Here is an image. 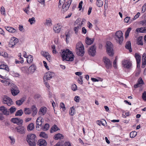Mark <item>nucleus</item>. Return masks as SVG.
Wrapping results in <instances>:
<instances>
[{
    "label": "nucleus",
    "mask_w": 146,
    "mask_h": 146,
    "mask_svg": "<svg viewBox=\"0 0 146 146\" xmlns=\"http://www.w3.org/2000/svg\"><path fill=\"white\" fill-rule=\"evenodd\" d=\"M61 55L63 60L72 61L74 60V55L68 49L64 50Z\"/></svg>",
    "instance_id": "1"
},
{
    "label": "nucleus",
    "mask_w": 146,
    "mask_h": 146,
    "mask_svg": "<svg viewBox=\"0 0 146 146\" xmlns=\"http://www.w3.org/2000/svg\"><path fill=\"white\" fill-rule=\"evenodd\" d=\"M36 135L30 133L27 136L26 140L28 144L30 146H35L37 140Z\"/></svg>",
    "instance_id": "2"
},
{
    "label": "nucleus",
    "mask_w": 146,
    "mask_h": 146,
    "mask_svg": "<svg viewBox=\"0 0 146 146\" xmlns=\"http://www.w3.org/2000/svg\"><path fill=\"white\" fill-rule=\"evenodd\" d=\"M76 52L77 54L82 56L84 54V48L83 44L80 42L77 43L76 46Z\"/></svg>",
    "instance_id": "3"
},
{
    "label": "nucleus",
    "mask_w": 146,
    "mask_h": 146,
    "mask_svg": "<svg viewBox=\"0 0 146 146\" xmlns=\"http://www.w3.org/2000/svg\"><path fill=\"white\" fill-rule=\"evenodd\" d=\"M122 32L121 31H118L115 33L114 38L117 42H118L120 44L123 42V40Z\"/></svg>",
    "instance_id": "4"
},
{
    "label": "nucleus",
    "mask_w": 146,
    "mask_h": 146,
    "mask_svg": "<svg viewBox=\"0 0 146 146\" xmlns=\"http://www.w3.org/2000/svg\"><path fill=\"white\" fill-rule=\"evenodd\" d=\"M107 51L108 54L110 56L113 55V45L111 42L107 41L106 43Z\"/></svg>",
    "instance_id": "5"
},
{
    "label": "nucleus",
    "mask_w": 146,
    "mask_h": 146,
    "mask_svg": "<svg viewBox=\"0 0 146 146\" xmlns=\"http://www.w3.org/2000/svg\"><path fill=\"white\" fill-rule=\"evenodd\" d=\"M3 102L4 104H7L8 106H10L13 104L12 99L6 96H4Z\"/></svg>",
    "instance_id": "6"
},
{
    "label": "nucleus",
    "mask_w": 146,
    "mask_h": 146,
    "mask_svg": "<svg viewBox=\"0 0 146 146\" xmlns=\"http://www.w3.org/2000/svg\"><path fill=\"white\" fill-rule=\"evenodd\" d=\"M104 62L105 66L107 69H110L112 67V63L109 59L104 57Z\"/></svg>",
    "instance_id": "7"
},
{
    "label": "nucleus",
    "mask_w": 146,
    "mask_h": 146,
    "mask_svg": "<svg viewBox=\"0 0 146 146\" xmlns=\"http://www.w3.org/2000/svg\"><path fill=\"white\" fill-rule=\"evenodd\" d=\"M122 64L123 66L127 69L130 68L132 66V63L131 62L128 60H123Z\"/></svg>",
    "instance_id": "8"
},
{
    "label": "nucleus",
    "mask_w": 146,
    "mask_h": 146,
    "mask_svg": "<svg viewBox=\"0 0 146 146\" xmlns=\"http://www.w3.org/2000/svg\"><path fill=\"white\" fill-rule=\"evenodd\" d=\"M71 3V1L69 0L66 2V3H63L62 11L64 12L66 11L68 9Z\"/></svg>",
    "instance_id": "9"
},
{
    "label": "nucleus",
    "mask_w": 146,
    "mask_h": 146,
    "mask_svg": "<svg viewBox=\"0 0 146 146\" xmlns=\"http://www.w3.org/2000/svg\"><path fill=\"white\" fill-rule=\"evenodd\" d=\"M18 42V39L15 37L11 38L10 40L9 43V46L13 47Z\"/></svg>",
    "instance_id": "10"
},
{
    "label": "nucleus",
    "mask_w": 146,
    "mask_h": 146,
    "mask_svg": "<svg viewBox=\"0 0 146 146\" xmlns=\"http://www.w3.org/2000/svg\"><path fill=\"white\" fill-rule=\"evenodd\" d=\"M42 118L41 117H39L36 119V129L38 131L40 129V126L41 127V125L42 123Z\"/></svg>",
    "instance_id": "11"
},
{
    "label": "nucleus",
    "mask_w": 146,
    "mask_h": 146,
    "mask_svg": "<svg viewBox=\"0 0 146 146\" xmlns=\"http://www.w3.org/2000/svg\"><path fill=\"white\" fill-rule=\"evenodd\" d=\"M96 47L95 45L92 46L88 50L89 54L92 56H94L96 52Z\"/></svg>",
    "instance_id": "12"
},
{
    "label": "nucleus",
    "mask_w": 146,
    "mask_h": 146,
    "mask_svg": "<svg viewBox=\"0 0 146 146\" xmlns=\"http://www.w3.org/2000/svg\"><path fill=\"white\" fill-rule=\"evenodd\" d=\"M36 69V65L34 64L32 65L28 68V71L29 74H33Z\"/></svg>",
    "instance_id": "13"
},
{
    "label": "nucleus",
    "mask_w": 146,
    "mask_h": 146,
    "mask_svg": "<svg viewBox=\"0 0 146 146\" xmlns=\"http://www.w3.org/2000/svg\"><path fill=\"white\" fill-rule=\"evenodd\" d=\"M0 111L5 115H9V111L4 106H2L0 107Z\"/></svg>",
    "instance_id": "14"
},
{
    "label": "nucleus",
    "mask_w": 146,
    "mask_h": 146,
    "mask_svg": "<svg viewBox=\"0 0 146 146\" xmlns=\"http://www.w3.org/2000/svg\"><path fill=\"white\" fill-rule=\"evenodd\" d=\"M54 75L53 72H48L46 73L45 75L46 79L47 80H50L52 78Z\"/></svg>",
    "instance_id": "15"
},
{
    "label": "nucleus",
    "mask_w": 146,
    "mask_h": 146,
    "mask_svg": "<svg viewBox=\"0 0 146 146\" xmlns=\"http://www.w3.org/2000/svg\"><path fill=\"white\" fill-rule=\"evenodd\" d=\"M61 26L58 24L54 25L53 27V29L55 33H59L60 31Z\"/></svg>",
    "instance_id": "16"
},
{
    "label": "nucleus",
    "mask_w": 146,
    "mask_h": 146,
    "mask_svg": "<svg viewBox=\"0 0 146 146\" xmlns=\"http://www.w3.org/2000/svg\"><path fill=\"white\" fill-rule=\"evenodd\" d=\"M46 108L45 107H42L39 111V114L41 115H44L46 112Z\"/></svg>",
    "instance_id": "17"
},
{
    "label": "nucleus",
    "mask_w": 146,
    "mask_h": 146,
    "mask_svg": "<svg viewBox=\"0 0 146 146\" xmlns=\"http://www.w3.org/2000/svg\"><path fill=\"white\" fill-rule=\"evenodd\" d=\"M38 143V144L40 146H46L47 145L46 141L43 139H39Z\"/></svg>",
    "instance_id": "18"
},
{
    "label": "nucleus",
    "mask_w": 146,
    "mask_h": 146,
    "mask_svg": "<svg viewBox=\"0 0 146 146\" xmlns=\"http://www.w3.org/2000/svg\"><path fill=\"white\" fill-rule=\"evenodd\" d=\"M59 130V128L56 125H54L51 128L50 133H52Z\"/></svg>",
    "instance_id": "19"
},
{
    "label": "nucleus",
    "mask_w": 146,
    "mask_h": 146,
    "mask_svg": "<svg viewBox=\"0 0 146 146\" xmlns=\"http://www.w3.org/2000/svg\"><path fill=\"white\" fill-rule=\"evenodd\" d=\"M135 58L137 64V67H138L139 64V65L140 62L141 56L138 54L136 53L135 54Z\"/></svg>",
    "instance_id": "20"
},
{
    "label": "nucleus",
    "mask_w": 146,
    "mask_h": 146,
    "mask_svg": "<svg viewBox=\"0 0 146 146\" xmlns=\"http://www.w3.org/2000/svg\"><path fill=\"white\" fill-rule=\"evenodd\" d=\"M63 136L60 133H58L56 134L54 137V139L56 140H57L58 139H61L63 138Z\"/></svg>",
    "instance_id": "21"
},
{
    "label": "nucleus",
    "mask_w": 146,
    "mask_h": 146,
    "mask_svg": "<svg viewBox=\"0 0 146 146\" xmlns=\"http://www.w3.org/2000/svg\"><path fill=\"white\" fill-rule=\"evenodd\" d=\"M94 41V38H89L88 37L86 38V43L88 45H90L92 44Z\"/></svg>",
    "instance_id": "22"
},
{
    "label": "nucleus",
    "mask_w": 146,
    "mask_h": 146,
    "mask_svg": "<svg viewBox=\"0 0 146 146\" xmlns=\"http://www.w3.org/2000/svg\"><path fill=\"white\" fill-rule=\"evenodd\" d=\"M5 28L7 31L10 33H14L16 31L15 29L11 27H5Z\"/></svg>",
    "instance_id": "23"
},
{
    "label": "nucleus",
    "mask_w": 146,
    "mask_h": 146,
    "mask_svg": "<svg viewBox=\"0 0 146 146\" xmlns=\"http://www.w3.org/2000/svg\"><path fill=\"white\" fill-rule=\"evenodd\" d=\"M125 48H126L128 49L130 52H132L131 43L130 41H128L127 42L125 45Z\"/></svg>",
    "instance_id": "24"
},
{
    "label": "nucleus",
    "mask_w": 146,
    "mask_h": 146,
    "mask_svg": "<svg viewBox=\"0 0 146 146\" xmlns=\"http://www.w3.org/2000/svg\"><path fill=\"white\" fill-rule=\"evenodd\" d=\"M25 128L23 126L20 127L19 126V133L21 134H25Z\"/></svg>",
    "instance_id": "25"
},
{
    "label": "nucleus",
    "mask_w": 146,
    "mask_h": 146,
    "mask_svg": "<svg viewBox=\"0 0 146 146\" xmlns=\"http://www.w3.org/2000/svg\"><path fill=\"white\" fill-rule=\"evenodd\" d=\"M44 24L46 26H51L52 25L51 20L50 19H47Z\"/></svg>",
    "instance_id": "26"
},
{
    "label": "nucleus",
    "mask_w": 146,
    "mask_h": 146,
    "mask_svg": "<svg viewBox=\"0 0 146 146\" xmlns=\"http://www.w3.org/2000/svg\"><path fill=\"white\" fill-rule=\"evenodd\" d=\"M21 71L23 73L29 74V72L28 71V68L27 66H25L21 68Z\"/></svg>",
    "instance_id": "27"
},
{
    "label": "nucleus",
    "mask_w": 146,
    "mask_h": 146,
    "mask_svg": "<svg viewBox=\"0 0 146 146\" xmlns=\"http://www.w3.org/2000/svg\"><path fill=\"white\" fill-rule=\"evenodd\" d=\"M27 63L30 64L32 62L33 60V57L32 55H29L28 56L27 58Z\"/></svg>",
    "instance_id": "28"
},
{
    "label": "nucleus",
    "mask_w": 146,
    "mask_h": 146,
    "mask_svg": "<svg viewBox=\"0 0 146 146\" xmlns=\"http://www.w3.org/2000/svg\"><path fill=\"white\" fill-rule=\"evenodd\" d=\"M11 91L12 94L14 96H16L18 94V92L17 90L12 88L11 89Z\"/></svg>",
    "instance_id": "29"
},
{
    "label": "nucleus",
    "mask_w": 146,
    "mask_h": 146,
    "mask_svg": "<svg viewBox=\"0 0 146 146\" xmlns=\"http://www.w3.org/2000/svg\"><path fill=\"white\" fill-rule=\"evenodd\" d=\"M34 128V124L33 123H30L27 127V129L28 131H31Z\"/></svg>",
    "instance_id": "30"
},
{
    "label": "nucleus",
    "mask_w": 146,
    "mask_h": 146,
    "mask_svg": "<svg viewBox=\"0 0 146 146\" xmlns=\"http://www.w3.org/2000/svg\"><path fill=\"white\" fill-rule=\"evenodd\" d=\"M142 37H139L137 39V44L138 45H143V42L142 41Z\"/></svg>",
    "instance_id": "31"
},
{
    "label": "nucleus",
    "mask_w": 146,
    "mask_h": 146,
    "mask_svg": "<svg viewBox=\"0 0 146 146\" xmlns=\"http://www.w3.org/2000/svg\"><path fill=\"white\" fill-rule=\"evenodd\" d=\"M0 69L5 70L8 72L9 71L8 66L7 65L4 64H2L0 65Z\"/></svg>",
    "instance_id": "32"
},
{
    "label": "nucleus",
    "mask_w": 146,
    "mask_h": 146,
    "mask_svg": "<svg viewBox=\"0 0 146 146\" xmlns=\"http://www.w3.org/2000/svg\"><path fill=\"white\" fill-rule=\"evenodd\" d=\"M40 136L45 139H46L48 138L47 134L44 132H40Z\"/></svg>",
    "instance_id": "33"
},
{
    "label": "nucleus",
    "mask_w": 146,
    "mask_h": 146,
    "mask_svg": "<svg viewBox=\"0 0 146 146\" xmlns=\"http://www.w3.org/2000/svg\"><path fill=\"white\" fill-rule=\"evenodd\" d=\"M32 110L29 108H25L24 109V112L26 114H30L31 113Z\"/></svg>",
    "instance_id": "34"
},
{
    "label": "nucleus",
    "mask_w": 146,
    "mask_h": 146,
    "mask_svg": "<svg viewBox=\"0 0 146 146\" xmlns=\"http://www.w3.org/2000/svg\"><path fill=\"white\" fill-rule=\"evenodd\" d=\"M11 121L14 123H16L17 125H18V118H13L11 119Z\"/></svg>",
    "instance_id": "35"
},
{
    "label": "nucleus",
    "mask_w": 146,
    "mask_h": 146,
    "mask_svg": "<svg viewBox=\"0 0 146 146\" xmlns=\"http://www.w3.org/2000/svg\"><path fill=\"white\" fill-rule=\"evenodd\" d=\"M96 5L98 7H102L103 5V2L102 1H97L96 2Z\"/></svg>",
    "instance_id": "36"
},
{
    "label": "nucleus",
    "mask_w": 146,
    "mask_h": 146,
    "mask_svg": "<svg viewBox=\"0 0 146 146\" xmlns=\"http://www.w3.org/2000/svg\"><path fill=\"white\" fill-rule=\"evenodd\" d=\"M137 134V133L135 131H133L130 133V136L131 138H133L135 137Z\"/></svg>",
    "instance_id": "37"
},
{
    "label": "nucleus",
    "mask_w": 146,
    "mask_h": 146,
    "mask_svg": "<svg viewBox=\"0 0 146 146\" xmlns=\"http://www.w3.org/2000/svg\"><path fill=\"white\" fill-rule=\"evenodd\" d=\"M8 137L11 140L10 143L11 145H13L14 144L15 142V138L12 136H9Z\"/></svg>",
    "instance_id": "38"
},
{
    "label": "nucleus",
    "mask_w": 146,
    "mask_h": 146,
    "mask_svg": "<svg viewBox=\"0 0 146 146\" xmlns=\"http://www.w3.org/2000/svg\"><path fill=\"white\" fill-rule=\"evenodd\" d=\"M131 28H128L125 33V38H127V37L129 36V33L131 30Z\"/></svg>",
    "instance_id": "39"
},
{
    "label": "nucleus",
    "mask_w": 146,
    "mask_h": 146,
    "mask_svg": "<svg viewBox=\"0 0 146 146\" xmlns=\"http://www.w3.org/2000/svg\"><path fill=\"white\" fill-rule=\"evenodd\" d=\"M26 98L23 97L19 100V106H20L23 104V102L25 101Z\"/></svg>",
    "instance_id": "40"
},
{
    "label": "nucleus",
    "mask_w": 146,
    "mask_h": 146,
    "mask_svg": "<svg viewBox=\"0 0 146 146\" xmlns=\"http://www.w3.org/2000/svg\"><path fill=\"white\" fill-rule=\"evenodd\" d=\"M28 21L30 22L31 25L35 23L36 21L35 18L34 17H33L29 19Z\"/></svg>",
    "instance_id": "41"
},
{
    "label": "nucleus",
    "mask_w": 146,
    "mask_h": 146,
    "mask_svg": "<svg viewBox=\"0 0 146 146\" xmlns=\"http://www.w3.org/2000/svg\"><path fill=\"white\" fill-rule=\"evenodd\" d=\"M16 110V108L14 107H11L9 109L10 112L11 114H12L15 112Z\"/></svg>",
    "instance_id": "42"
},
{
    "label": "nucleus",
    "mask_w": 146,
    "mask_h": 146,
    "mask_svg": "<svg viewBox=\"0 0 146 146\" xmlns=\"http://www.w3.org/2000/svg\"><path fill=\"white\" fill-rule=\"evenodd\" d=\"M0 11L1 14L3 15L5 14V9L3 6H1V7Z\"/></svg>",
    "instance_id": "43"
},
{
    "label": "nucleus",
    "mask_w": 146,
    "mask_h": 146,
    "mask_svg": "<svg viewBox=\"0 0 146 146\" xmlns=\"http://www.w3.org/2000/svg\"><path fill=\"white\" fill-rule=\"evenodd\" d=\"M74 109L73 107L71 108L70 109L69 111V114L70 115H73L74 114Z\"/></svg>",
    "instance_id": "44"
},
{
    "label": "nucleus",
    "mask_w": 146,
    "mask_h": 146,
    "mask_svg": "<svg viewBox=\"0 0 146 146\" xmlns=\"http://www.w3.org/2000/svg\"><path fill=\"white\" fill-rule=\"evenodd\" d=\"M60 108H62L63 111H64L66 110L65 107L63 103H61L60 104Z\"/></svg>",
    "instance_id": "45"
},
{
    "label": "nucleus",
    "mask_w": 146,
    "mask_h": 146,
    "mask_svg": "<svg viewBox=\"0 0 146 146\" xmlns=\"http://www.w3.org/2000/svg\"><path fill=\"white\" fill-rule=\"evenodd\" d=\"M49 127V125L48 124H45L43 127L44 130H47L48 129Z\"/></svg>",
    "instance_id": "46"
},
{
    "label": "nucleus",
    "mask_w": 146,
    "mask_h": 146,
    "mask_svg": "<svg viewBox=\"0 0 146 146\" xmlns=\"http://www.w3.org/2000/svg\"><path fill=\"white\" fill-rule=\"evenodd\" d=\"M140 24L144 27H146V20L141 21Z\"/></svg>",
    "instance_id": "47"
},
{
    "label": "nucleus",
    "mask_w": 146,
    "mask_h": 146,
    "mask_svg": "<svg viewBox=\"0 0 146 146\" xmlns=\"http://www.w3.org/2000/svg\"><path fill=\"white\" fill-rule=\"evenodd\" d=\"M63 142L60 141L58 142L54 146H62L63 145Z\"/></svg>",
    "instance_id": "48"
},
{
    "label": "nucleus",
    "mask_w": 146,
    "mask_h": 146,
    "mask_svg": "<svg viewBox=\"0 0 146 146\" xmlns=\"http://www.w3.org/2000/svg\"><path fill=\"white\" fill-rule=\"evenodd\" d=\"M138 83L142 86V85L143 84V82L141 78H140L139 79L138 81Z\"/></svg>",
    "instance_id": "49"
},
{
    "label": "nucleus",
    "mask_w": 146,
    "mask_h": 146,
    "mask_svg": "<svg viewBox=\"0 0 146 146\" xmlns=\"http://www.w3.org/2000/svg\"><path fill=\"white\" fill-rule=\"evenodd\" d=\"M146 9V3H145L143 6L142 8L141 12L142 13H144Z\"/></svg>",
    "instance_id": "50"
},
{
    "label": "nucleus",
    "mask_w": 146,
    "mask_h": 146,
    "mask_svg": "<svg viewBox=\"0 0 146 146\" xmlns=\"http://www.w3.org/2000/svg\"><path fill=\"white\" fill-rule=\"evenodd\" d=\"M80 27V26H78L74 27V31L75 33L76 34L78 32L79 29Z\"/></svg>",
    "instance_id": "51"
},
{
    "label": "nucleus",
    "mask_w": 146,
    "mask_h": 146,
    "mask_svg": "<svg viewBox=\"0 0 146 146\" xmlns=\"http://www.w3.org/2000/svg\"><path fill=\"white\" fill-rule=\"evenodd\" d=\"M142 97L143 99L146 101V91H145L142 94Z\"/></svg>",
    "instance_id": "52"
},
{
    "label": "nucleus",
    "mask_w": 146,
    "mask_h": 146,
    "mask_svg": "<svg viewBox=\"0 0 146 146\" xmlns=\"http://www.w3.org/2000/svg\"><path fill=\"white\" fill-rule=\"evenodd\" d=\"M41 54L43 56L46 57V56H47L48 54H49V53L48 52H46L42 51L41 52Z\"/></svg>",
    "instance_id": "53"
},
{
    "label": "nucleus",
    "mask_w": 146,
    "mask_h": 146,
    "mask_svg": "<svg viewBox=\"0 0 146 146\" xmlns=\"http://www.w3.org/2000/svg\"><path fill=\"white\" fill-rule=\"evenodd\" d=\"M19 30L22 32H23L25 31V30L23 28V27L22 25H19Z\"/></svg>",
    "instance_id": "54"
},
{
    "label": "nucleus",
    "mask_w": 146,
    "mask_h": 146,
    "mask_svg": "<svg viewBox=\"0 0 146 146\" xmlns=\"http://www.w3.org/2000/svg\"><path fill=\"white\" fill-rule=\"evenodd\" d=\"M46 59L49 62H50L51 61V56L49 54H48L47 56H46Z\"/></svg>",
    "instance_id": "55"
},
{
    "label": "nucleus",
    "mask_w": 146,
    "mask_h": 146,
    "mask_svg": "<svg viewBox=\"0 0 146 146\" xmlns=\"http://www.w3.org/2000/svg\"><path fill=\"white\" fill-rule=\"evenodd\" d=\"M143 29V27L137 28L136 29V31L137 33H138L139 32L142 33V30Z\"/></svg>",
    "instance_id": "56"
},
{
    "label": "nucleus",
    "mask_w": 146,
    "mask_h": 146,
    "mask_svg": "<svg viewBox=\"0 0 146 146\" xmlns=\"http://www.w3.org/2000/svg\"><path fill=\"white\" fill-rule=\"evenodd\" d=\"M66 0H59V3H58V7H60V5L62 3H65Z\"/></svg>",
    "instance_id": "57"
},
{
    "label": "nucleus",
    "mask_w": 146,
    "mask_h": 146,
    "mask_svg": "<svg viewBox=\"0 0 146 146\" xmlns=\"http://www.w3.org/2000/svg\"><path fill=\"white\" fill-rule=\"evenodd\" d=\"M80 99V98L78 96H76L74 97V100L77 102H79Z\"/></svg>",
    "instance_id": "58"
},
{
    "label": "nucleus",
    "mask_w": 146,
    "mask_h": 146,
    "mask_svg": "<svg viewBox=\"0 0 146 146\" xmlns=\"http://www.w3.org/2000/svg\"><path fill=\"white\" fill-rule=\"evenodd\" d=\"M72 89L73 91H76L77 89V87L76 85L74 84L72 86Z\"/></svg>",
    "instance_id": "59"
},
{
    "label": "nucleus",
    "mask_w": 146,
    "mask_h": 146,
    "mask_svg": "<svg viewBox=\"0 0 146 146\" xmlns=\"http://www.w3.org/2000/svg\"><path fill=\"white\" fill-rule=\"evenodd\" d=\"M83 2L81 1L79 3L78 8H79V10H81L82 7V4Z\"/></svg>",
    "instance_id": "60"
},
{
    "label": "nucleus",
    "mask_w": 146,
    "mask_h": 146,
    "mask_svg": "<svg viewBox=\"0 0 146 146\" xmlns=\"http://www.w3.org/2000/svg\"><path fill=\"white\" fill-rule=\"evenodd\" d=\"M64 146H71V144L69 141L66 142L64 143Z\"/></svg>",
    "instance_id": "61"
},
{
    "label": "nucleus",
    "mask_w": 146,
    "mask_h": 146,
    "mask_svg": "<svg viewBox=\"0 0 146 146\" xmlns=\"http://www.w3.org/2000/svg\"><path fill=\"white\" fill-rule=\"evenodd\" d=\"M129 18L130 17H125L124 19V21L125 22L128 23H129Z\"/></svg>",
    "instance_id": "62"
},
{
    "label": "nucleus",
    "mask_w": 146,
    "mask_h": 146,
    "mask_svg": "<svg viewBox=\"0 0 146 146\" xmlns=\"http://www.w3.org/2000/svg\"><path fill=\"white\" fill-rule=\"evenodd\" d=\"M32 115L33 116H35L37 113V109L36 110H32Z\"/></svg>",
    "instance_id": "63"
},
{
    "label": "nucleus",
    "mask_w": 146,
    "mask_h": 146,
    "mask_svg": "<svg viewBox=\"0 0 146 146\" xmlns=\"http://www.w3.org/2000/svg\"><path fill=\"white\" fill-rule=\"evenodd\" d=\"M83 77L81 76H80V79L78 80V82L80 84H82V79Z\"/></svg>",
    "instance_id": "64"
}]
</instances>
